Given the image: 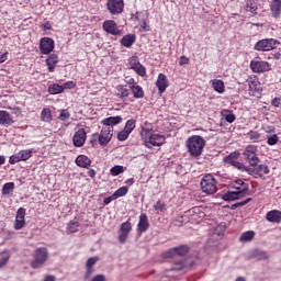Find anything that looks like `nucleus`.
Listing matches in <instances>:
<instances>
[{
  "mask_svg": "<svg viewBox=\"0 0 281 281\" xmlns=\"http://www.w3.org/2000/svg\"><path fill=\"white\" fill-rule=\"evenodd\" d=\"M245 172H248V175L255 176V179H258L257 167H245Z\"/></svg>",
  "mask_w": 281,
  "mask_h": 281,
  "instance_id": "obj_50",
  "label": "nucleus"
},
{
  "mask_svg": "<svg viewBox=\"0 0 281 281\" xmlns=\"http://www.w3.org/2000/svg\"><path fill=\"white\" fill-rule=\"evenodd\" d=\"M145 19L142 20L140 22V31L142 32H150V25H148V13L144 14Z\"/></svg>",
  "mask_w": 281,
  "mask_h": 281,
  "instance_id": "obj_40",
  "label": "nucleus"
},
{
  "mask_svg": "<svg viewBox=\"0 0 281 281\" xmlns=\"http://www.w3.org/2000/svg\"><path fill=\"white\" fill-rule=\"evenodd\" d=\"M112 177H117L124 172V166L116 165L110 169Z\"/></svg>",
  "mask_w": 281,
  "mask_h": 281,
  "instance_id": "obj_36",
  "label": "nucleus"
},
{
  "mask_svg": "<svg viewBox=\"0 0 281 281\" xmlns=\"http://www.w3.org/2000/svg\"><path fill=\"white\" fill-rule=\"evenodd\" d=\"M186 145L191 157H201L203 155V148H205V138L193 135L187 139Z\"/></svg>",
  "mask_w": 281,
  "mask_h": 281,
  "instance_id": "obj_2",
  "label": "nucleus"
},
{
  "mask_svg": "<svg viewBox=\"0 0 281 281\" xmlns=\"http://www.w3.org/2000/svg\"><path fill=\"white\" fill-rule=\"evenodd\" d=\"M75 161L79 168H89L91 166V159L85 155H79Z\"/></svg>",
  "mask_w": 281,
  "mask_h": 281,
  "instance_id": "obj_25",
  "label": "nucleus"
},
{
  "mask_svg": "<svg viewBox=\"0 0 281 281\" xmlns=\"http://www.w3.org/2000/svg\"><path fill=\"white\" fill-rule=\"evenodd\" d=\"M132 69H134V71H136V74H138V76H142V78H144V76H146V68L140 63L138 65L134 66Z\"/></svg>",
  "mask_w": 281,
  "mask_h": 281,
  "instance_id": "obj_43",
  "label": "nucleus"
},
{
  "mask_svg": "<svg viewBox=\"0 0 281 281\" xmlns=\"http://www.w3.org/2000/svg\"><path fill=\"white\" fill-rule=\"evenodd\" d=\"M115 199H116V198H113V194H112L111 196L105 198L104 201H103V203H104L105 205H109V203H111V201H115Z\"/></svg>",
  "mask_w": 281,
  "mask_h": 281,
  "instance_id": "obj_62",
  "label": "nucleus"
},
{
  "mask_svg": "<svg viewBox=\"0 0 281 281\" xmlns=\"http://www.w3.org/2000/svg\"><path fill=\"white\" fill-rule=\"evenodd\" d=\"M251 201V198H248L247 200H244L241 202H237L238 207H243L244 205H247Z\"/></svg>",
  "mask_w": 281,
  "mask_h": 281,
  "instance_id": "obj_61",
  "label": "nucleus"
},
{
  "mask_svg": "<svg viewBox=\"0 0 281 281\" xmlns=\"http://www.w3.org/2000/svg\"><path fill=\"white\" fill-rule=\"evenodd\" d=\"M63 91H65V88H63L60 85L54 83L48 87V93L52 95H58V93H63Z\"/></svg>",
  "mask_w": 281,
  "mask_h": 281,
  "instance_id": "obj_32",
  "label": "nucleus"
},
{
  "mask_svg": "<svg viewBox=\"0 0 281 281\" xmlns=\"http://www.w3.org/2000/svg\"><path fill=\"white\" fill-rule=\"evenodd\" d=\"M237 191H228L222 195L223 201H238V199H243L247 192H249V186H245L240 190V188H236Z\"/></svg>",
  "mask_w": 281,
  "mask_h": 281,
  "instance_id": "obj_7",
  "label": "nucleus"
},
{
  "mask_svg": "<svg viewBox=\"0 0 281 281\" xmlns=\"http://www.w3.org/2000/svg\"><path fill=\"white\" fill-rule=\"evenodd\" d=\"M244 157L252 168H256V166L260 164V158H258V155L256 154L255 146H247L246 150L244 151Z\"/></svg>",
  "mask_w": 281,
  "mask_h": 281,
  "instance_id": "obj_8",
  "label": "nucleus"
},
{
  "mask_svg": "<svg viewBox=\"0 0 281 281\" xmlns=\"http://www.w3.org/2000/svg\"><path fill=\"white\" fill-rule=\"evenodd\" d=\"M131 135L130 132H127L126 130H123L121 131L119 134H117V139L119 142H125V139H128V136Z\"/></svg>",
  "mask_w": 281,
  "mask_h": 281,
  "instance_id": "obj_47",
  "label": "nucleus"
},
{
  "mask_svg": "<svg viewBox=\"0 0 281 281\" xmlns=\"http://www.w3.org/2000/svg\"><path fill=\"white\" fill-rule=\"evenodd\" d=\"M10 261V251L3 250L0 252V269H3L5 265Z\"/></svg>",
  "mask_w": 281,
  "mask_h": 281,
  "instance_id": "obj_30",
  "label": "nucleus"
},
{
  "mask_svg": "<svg viewBox=\"0 0 281 281\" xmlns=\"http://www.w3.org/2000/svg\"><path fill=\"white\" fill-rule=\"evenodd\" d=\"M248 87H249V93H256L258 91V87H260V83L256 80H248Z\"/></svg>",
  "mask_w": 281,
  "mask_h": 281,
  "instance_id": "obj_42",
  "label": "nucleus"
},
{
  "mask_svg": "<svg viewBox=\"0 0 281 281\" xmlns=\"http://www.w3.org/2000/svg\"><path fill=\"white\" fill-rule=\"evenodd\" d=\"M257 177H262V175H269V167L267 165H257Z\"/></svg>",
  "mask_w": 281,
  "mask_h": 281,
  "instance_id": "obj_38",
  "label": "nucleus"
},
{
  "mask_svg": "<svg viewBox=\"0 0 281 281\" xmlns=\"http://www.w3.org/2000/svg\"><path fill=\"white\" fill-rule=\"evenodd\" d=\"M122 123V116H110L102 121L103 127L99 134V144L106 146L113 137V126Z\"/></svg>",
  "mask_w": 281,
  "mask_h": 281,
  "instance_id": "obj_1",
  "label": "nucleus"
},
{
  "mask_svg": "<svg viewBox=\"0 0 281 281\" xmlns=\"http://www.w3.org/2000/svg\"><path fill=\"white\" fill-rule=\"evenodd\" d=\"M280 45V42L278 40L273 38H265L261 41H258L255 44L256 52H271V49H276Z\"/></svg>",
  "mask_w": 281,
  "mask_h": 281,
  "instance_id": "obj_6",
  "label": "nucleus"
},
{
  "mask_svg": "<svg viewBox=\"0 0 281 281\" xmlns=\"http://www.w3.org/2000/svg\"><path fill=\"white\" fill-rule=\"evenodd\" d=\"M255 236L256 233H254V231H247L240 235L239 240L240 243H249L250 240H254Z\"/></svg>",
  "mask_w": 281,
  "mask_h": 281,
  "instance_id": "obj_31",
  "label": "nucleus"
},
{
  "mask_svg": "<svg viewBox=\"0 0 281 281\" xmlns=\"http://www.w3.org/2000/svg\"><path fill=\"white\" fill-rule=\"evenodd\" d=\"M47 258H49L47 248H37L34 252V260L32 261L33 269H41V267L47 262Z\"/></svg>",
  "mask_w": 281,
  "mask_h": 281,
  "instance_id": "obj_5",
  "label": "nucleus"
},
{
  "mask_svg": "<svg viewBox=\"0 0 281 281\" xmlns=\"http://www.w3.org/2000/svg\"><path fill=\"white\" fill-rule=\"evenodd\" d=\"M46 65L48 67V71L53 74V71L56 69V65H58V55L50 54L46 59Z\"/></svg>",
  "mask_w": 281,
  "mask_h": 281,
  "instance_id": "obj_22",
  "label": "nucleus"
},
{
  "mask_svg": "<svg viewBox=\"0 0 281 281\" xmlns=\"http://www.w3.org/2000/svg\"><path fill=\"white\" fill-rule=\"evenodd\" d=\"M93 276V268H87L86 274H85V280H89Z\"/></svg>",
  "mask_w": 281,
  "mask_h": 281,
  "instance_id": "obj_56",
  "label": "nucleus"
},
{
  "mask_svg": "<svg viewBox=\"0 0 281 281\" xmlns=\"http://www.w3.org/2000/svg\"><path fill=\"white\" fill-rule=\"evenodd\" d=\"M135 43V34H127L121 38V45L123 47H133Z\"/></svg>",
  "mask_w": 281,
  "mask_h": 281,
  "instance_id": "obj_28",
  "label": "nucleus"
},
{
  "mask_svg": "<svg viewBox=\"0 0 281 281\" xmlns=\"http://www.w3.org/2000/svg\"><path fill=\"white\" fill-rule=\"evenodd\" d=\"M221 115L225 122H228V124H234V122H236V115L232 110H222Z\"/></svg>",
  "mask_w": 281,
  "mask_h": 281,
  "instance_id": "obj_26",
  "label": "nucleus"
},
{
  "mask_svg": "<svg viewBox=\"0 0 281 281\" xmlns=\"http://www.w3.org/2000/svg\"><path fill=\"white\" fill-rule=\"evenodd\" d=\"M245 1H246V9L248 10V12L256 14V11L258 10V4H256V1L254 0H245Z\"/></svg>",
  "mask_w": 281,
  "mask_h": 281,
  "instance_id": "obj_35",
  "label": "nucleus"
},
{
  "mask_svg": "<svg viewBox=\"0 0 281 281\" xmlns=\"http://www.w3.org/2000/svg\"><path fill=\"white\" fill-rule=\"evenodd\" d=\"M43 281H56V277L52 276V274H48L44 278Z\"/></svg>",
  "mask_w": 281,
  "mask_h": 281,
  "instance_id": "obj_63",
  "label": "nucleus"
},
{
  "mask_svg": "<svg viewBox=\"0 0 281 281\" xmlns=\"http://www.w3.org/2000/svg\"><path fill=\"white\" fill-rule=\"evenodd\" d=\"M188 63H190V59L186 56H181L179 58V65H188Z\"/></svg>",
  "mask_w": 281,
  "mask_h": 281,
  "instance_id": "obj_58",
  "label": "nucleus"
},
{
  "mask_svg": "<svg viewBox=\"0 0 281 281\" xmlns=\"http://www.w3.org/2000/svg\"><path fill=\"white\" fill-rule=\"evenodd\" d=\"M0 124L2 126H10L11 124H14V120L7 111H0Z\"/></svg>",
  "mask_w": 281,
  "mask_h": 281,
  "instance_id": "obj_21",
  "label": "nucleus"
},
{
  "mask_svg": "<svg viewBox=\"0 0 281 281\" xmlns=\"http://www.w3.org/2000/svg\"><path fill=\"white\" fill-rule=\"evenodd\" d=\"M211 86L217 93H225V82L221 79L211 80Z\"/></svg>",
  "mask_w": 281,
  "mask_h": 281,
  "instance_id": "obj_24",
  "label": "nucleus"
},
{
  "mask_svg": "<svg viewBox=\"0 0 281 281\" xmlns=\"http://www.w3.org/2000/svg\"><path fill=\"white\" fill-rule=\"evenodd\" d=\"M54 40L52 37H44L40 42V52L41 54L47 55L54 52Z\"/></svg>",
  "mask_w": 281,
  "mask_h": 281,
  "instance_id": "obj_10",
  "label": "nucleus"
},
{
  "mask_svg": "<svg viewBox=\"0 0 281 281\" xmlns=\"http://www.w3.org/2000/svg\"><path fill=\"white\" fill-rule=\"evenodd\" d=\"M128 193V187H121L113 193V199H120V196H126Z\"/></svg>",
  "mask_w": 281,
  "mask_h": 281,
  "instance_id": "obj_37",
  "label": "nucleus"
},
{
  "mask_svg": "<svg viewBox=\"0 0 281 281\" xmlns=\"http://www.w3.org/2000/svg\"><path fill=\"white\" fill-rule=\"evenodd\" d=\"M142 137L145 139V146L153 148V146H162L166 142V136L159 134H153L150 130H143Z\"/></svg>",
  "mask_w": 281,
  "mask_h": 281,
  "instance_id": "obj_3",
  "label": "nucleus"
},
{
  "mask_svg": "<svg viewBox=\"0 0 281 281\" xmlns=\"http://www.w3.org/2000/svg\"><path fill=\"white\" fill-rule=\"evenodd\" d=\"M234 168H236L237 170H240V172H245V165H243L241 162H238L236 165H234Z\"/></svg>",
  "mask_w": 281,
  "mask_h": 281,
  "instance_id": "obj_59",
  "label": "nucleus"
},
{
  "mask_svg": "<svg viewBox=\"0 0 281 281\" xmlns=\"http://www.w3.org/2000/svg\"><path fill=\"white\" fill-rule=\"evenodd\" d=\"M72 142L74 146H77V148L85 146V142H87V132H85V128H79L75 133Z\"/></svg>",
  "mask_w": 281,
  "mask_h": 281,
  "instance_id": "obj_14",
  "label": "nucleus"
},
{
  "mask_svg": "<svg viewBox=\"0 0 281 281\" xmlns=\"http://www.w3.org/2000/svg\"><path fill=\"white\" fill-rule=\"evenodd\" d=\"M131 91L134 98H144V89L142 88V86H132Z\"/></svg>",
  "mask_w": 281,
  "mask_h": 281,
  "instance_id": "obj_33",
  "label": "nucleus"
},
{
  "mask_svg": "<svg viewBox=\"0 0 281 281\" xmlns=\"http://www.w3.org/2000/svg\"><path fill=\"white\" fill-rule=\"evenodd\" d=\"M250 68L254 74H265V71H271V65L267 61H256L250 63Z\"/></svg>",
  "mask_w": 281,
  "mask_h": 281,
  "instance_id": "obj_13",
  "label": "nucleus"
},
{
  "mask_svg": "<svg viewBox=\"0 0 281 281\" xmlns=\"http://www.w3.org/2000/svg\"><path fill=\"white\" fill-rule=\"evenodd\" d=\"M249 137H250V139H254V142H256V140L260 139V133H258V132H251V133L249 134Z\"/></svg>",
  "mask_w": 281,
  "mask_h": 281,
  "instance_id": "obj_55",
  "label": "nucleus"
},
{
  "mask_svg": "<svg viewBox=\"0 0 281 281\" xmlns=\"http://www.w3.org/2000/svg\"><path fill=\"white\" fill-rule=\"evenodd\" d=\"M238 157H240V154L237 151H234L232 154H229L228 156H226L224 158L225 164H229L231 166H236V164L238 162L237 159Z\"/></svg>",
  "mask_w": 281,
  "mask_h": 281,
  "instance_id": "obj_29",
  "label": "nucleus"
},
{
  "mask_svg": "<svg viewBox=\"0 0 281 281\" xmlns=\"http://www.w3.org/2000/svg\"><path fill=\"white\" fill-rule=\"evenodd\" d=\"M266 218L269 223H281V212L278 210L269 211Z\"/></svg>",
  "mask_w": 281,
  "mask_h": 281,
  "instance_id": "obj_23",
  "label": "nucleus"
},
{
  "mask_svg": "<svg viewBox=\"0 0 281 281\" xmlns=\"http://www.w3.org/2000/svg\"><path fill=\"white\" fill-rule=\"evenodd\" d=\"M79 227H80V223L76 221H71L67 226V231L69 232V234H75V232H78Z\"/></svg>",
  "mask_w": 281,
  "mask_h": 281,
  "instance_id": "obj_41",
  "label": "nucleus"
},
{
  "mask_svg": "<svg viewBox=\"0 0 281 281\" xmlns=\"http://www.w3.org/2000/svg\"><path fill=\"white\" fill-rule=\"evenodd\" d=\"M115 95H116V98H120V100H123V102H125L126 98H128V95H131V90L128 89L127 86L119 85V86H116Z\"/></svg>",
  "mask_w": 281,
  "mask_h": 281,
  "instance_id": "obj_19",
  "label": "nucleus"
},
{
  "mask_svg": "<svg viewBox=\"0 0 281 281\" xmlns=\"http://www.w3.org/2000/svg\"><path fill=\"white\" fill-rule=\"evenodd\" d=\"M124 130L132 134L133 131H135V120H128L125 124Z\"/></svg>",
  "mask_w": 281,
  "mask_h": 281,
  "instance_id": "obj_46",
  "label": "nucleus"
},
{
  "mask_svg": "<svg viewBox=\"0 0 281 281\" xmlns=\"http://www.w3.org/2000/svg\"><path fill=\"white\" fill-rule=\"evenodd\" d=\"M224 233H225V225L223 224L217 225L214 229V236H223Z\"/></svg>",
  "mask_w": 281,
  "mask_h": 281,
  "instance_id": "obj_48",
  "label": "nucleus"
},
{
  "mask_svg": "<svg viewBox=\"0 0 281 281\" xmlns=\"http://www.w3.org/2000/svg\"><path fill=\"white\" fill-rule=\"evenodd\" d=\"M278 140H279V138H278V135H277V134L270 135V136H268L267 144H268L269 146H276V144H278Z\"/></svg>",
  "mask_w": 281,
  "mask_h": 281,
  "instance_id": "obj_49",
  "label": "nucleus"
},
{
  "mask_svg": "<svg viewBox=\"0 0 281 281\" xmlns=\"http://www.w3.org/2000/svg\"><path fill=\"white\" fill-rule=\"evenodd\" d=\"M148 227H150V224L148 223V216L146 215V213H142L139 215L137 229L140 234H144V232H148Z\"/></svg>",
  "mask_w": 281,
  "mask_h": 281,
  "instance_id": "obj_18",
  "label": "nucleus"
},
{
  "mask_svg": "<svg viewBox=\"0 0 281 281\" xmlns=\"http://www.w3.org/2000/svg\"><path fill=\"white\" fill-rule=\"evenodd\" d=\"M32 157V149H24L9 158V164H19V161H27Z\"/></svg>",
  "mask_w": 281,
  "mask_h": 281,
  "instance_id": "obj_11",
  "label": "nucleus"
},
{
  "mask_svg": "<svg viewBox=\"0 0 281 281\" xmlns=\"http://www.w3.org/2000/svg\"><path fill=\"white\" fill-rule=\"evenodd\" d=\"M128 64L131 69H133L134 67H136V65L139 64V58H137V56H132L128 60Z\"/></svg>",
  "mask_w": 281,
  "mask_h": 281,
  "instance_id": "obj_51",
  "label": "nucleus"
},
{
  "mask_svg": "<svg viewBox=\"0 0 281 281\" xmlns=\"http://www.w3.org/2000/svg\"><path fill=\"white\" fill-rule=\"evenodd\" d=\"M99 258L98 257H91L87 260V268L88 269H93V265L98 262Z\"/></svg>",
  "mask_w": 281,
  "mask_h": 281,
  "instance_id": "obj_52",
  "label": "nucleus"
},
{
  "mask_svg": "<svg viewBox=\"0 0 281 281\" xmlns=\"http://www.w3.org/2000/svg\"><path fill=\"white\" fill-rule=\"evenodd\" d=\"M25 227V209L20 207L16 211L14 229H23Z\"/></svg>",
  "mask_w": 281,
  "mask_h": 281,
  "instance_id": "obj_16",
  "label": "nucleus"
},
{
  "mask_svg": "<svg viewBox=\"0 0 281 281\" xmlns=\"http://www.w3.org/2000/svg\"><path fill=\"white\" fill-rule=\"evenodd\" d=\"M186 267H188L186 261H178L170 268V271H181V269H186Z\"/></svg>",
  "mask_w": 281,
  "mask_h": 281,
  "instance_id": "obj_44",
  "label": "nucleus"
},
{
  "mask_svg": "<svg viewBox=\"0 0 281 281\" xmlns=\"http://www.w3.org/2000/svg\"><path fill=\"white\" fill-rule=\"evenodd\" d=\"M59 120H61V122L69 120V112H67V110H61L59 113Z\"/></svg>",
  "mask_w": 281,
  "mask_h": 281,
  "instance_id": "obj_53",
  "label": "nucleus"
},
{
  "mask_svg": "<svg viewBox=\"0 0 281 281\" xmlns=\"http://www.w3.org/2000/svg\"><path fill=\"white\" fill-rule=\"evenodd\" d=\"M156 86L158 87L159 93H166V89H168V79L166 78V75L159 74Z\"/></svg>",
  "mask_w": 281,
  "mask_h": 281,
  "instance_id": "obj_20",
  "label": "nucleus"
},
{
  "mask_svg": "<svg viewBox=\"0 0 281 281\" xmlns=\"http://www.w3.org/2000/svg\"><path fill=\"white\" fill-rule=\"evenodd\" d=\"M91 281H106V279L104 278L103 274H98V276L93 277V279Z\"/></svg>",
  "mask_w": 281,
  "mask_h": 281,
  "instance_id": "obj_60",
  "label": "nucleus"
},
{
  "mask_svg": "<svg viewBox=\"0 0 281 281\" xmlns=\"http://www.w3.org/2000/svg\"><path fill=\"white\" fill-rule=\"evenodd\" d=\"M74 87H76V83H74V81H67L66 83H64L63 89H74Z\"/></svg>",
  "mask_w": 281,
  "mask_h": 281,
  "instance_id": "obj_57",
  "label": "nucleus"
},
{
  "mask_svg": "<svg viewBox=\"0 0 281 281\" xmlns=\"http://www.w3.org/2000/svg\"><path fill=\"white\" fill-rule=\"evenodd\" d=\"M10 192H14V182H7L2 187V194H10Z\"/></svg>",
  "mask_w": 281,
  "mask_h": 281,
  "instance_id": "obj_39",
  "label": "nucleus"
},
{
  "mask_svg": "<svg viewBox=\"0 0 281 281\" xmlns=\"http://www.w3.org/2000/svg\"><path fill=\"white\" fill-rule=\"evenodd\" d=\"M200 186L202 192H204L205 194H214L216 190H218V188L216 187V179H214V176L210 173L205 175L202 178Z\"/></svg>",
  "mask_w": 281,
  "mask_h": 281,
  "instance_id": "obj_4",
  "label": "nucleus"
},
{
  "mask_svg": "<svg viewBox=\"0 0 281 281\" xmlns=\"http://www.w3.org/2000/svg\"><path fill=\"white\" fill-rule=\"evenodd\" d=\"M106 9L110 14L117 15L124 12V0H108Z\"/></svg>",
  "mask_w": 281,
  "mask_h": 281,
  "instance_id": "obj_9",
  "label": "nucleus"
},
{
  "mask_svg": "<svg viewBox=\"0 0 281 281\" xmlns=\"http://www.w3.org/2000/svg\"><path fill=\"white\" fill-rule=\"evenodd\" d=\"M271 12H272V16H274V19H279L280 13H281V0H272Z\"/></svg>",
  "mask_w": 281,
  "mask_h": 281,
  "instance_id": "obj_27",
  "label": "nucleus"
},
{
  "mask_svg": "<svg viewBox=\"0 0 281 281\" xmlns=\"http://www.w3.org/2000/svg\"><path fill=\"white\" fill-rule=\"evenodd\" d=\"M186 254H188V246H180L165 252L164 258H175V256H186Z\"/></svg>",
  "mask_w": 281,
  "mask_h": 281,
  "instance_id": "obj_17",
  "label": "nucleus"
},
{
  "mask_svg": "<svg viewBox=\"0 0 281 281\" xmlns=\"http://www.w3.org/2000/svg\"><path fill=\"white\" fill-rule=\"evenodd\" d=\"M41 120L42 122H52V110H49V108H45L43 109L42 113H41Z\"/></svg>",
  "mask_w": 281,
  "mask_h": 281,
  "instance_id": "obj_34",
  "label": "nucleus"
},
{
  "mask_svg": "<svg viewBox=\"0 0 281 281\" xmlns=\"http://www.w3.org/2000/svg\"><path fill=\"white\" fill-rule=\"evenodd\" d=\"M165 206H166V204H164V202L157 201L154 207H155V210H157L158 212H161Z\"/></svg>",
  "mask_w": 281,
  "mask_h": 281,
  "instance_id": "obj_54",
  "label": "nucleus"
},
{
  "mask_svg": "<svg viewBox=\"0 0 281 281\" xmlns=\"http://www.w3.org/2000/svg\"><path fill=\"white\" fill-rule=\"evenodd\" d=\"M133 229V225L131 224V222H124L122 225H121V228H120V236H119V243H126L127 238H128V234H131V231Z\"/></svg>",
  "mask_w": 281,
  "mask_h": 281,
  "instance_id": "obj_15",
  "label": "nucleus"
},
{
  "mask_svg": "<svg viewBox=\"0 0 281 281\" xmlns=\"http://www.w3.org/2000/svg\"><path fill=\"white\" fill-rule=\"evenodd\" d=\"M255 258L259 260H269V255L261 250H255Z\"/></svg>",
  "mask_w": 281,
  "mask_h": 281,
  "instance_id": "obj_45",
  "label": "nucleus"
},
{
  "mask_svg": "<svg viewBox=\"0 0 281 281\" xmlns=\"http://www.w3.org/2000/svg\"><path fill=\"white\" fill-rule=\"evenodd\" d=\"M103 30L108 34H112L113 36H122V31L117 29V23L113 20H106L103 22Z\"/></svg>",
  "mask_w": 281,
  "mask_h": 281,
  "instance_id": "obj_12",
  "label": "nucleus"
},
{
  "mask_svg": "<svg viewBox=\"0 0 281 281\" xmlns=\"http://www.w3.org/2000/svg\"><path fill=\"white\" fill-rule=\"evenodd\" d=\"M272 106H280V99H278V98L273 99Z\"/></svg>",
  "mask_w": 281,
  "mask_h": 281,
  "instance_id": "obj_64",
  "label": "nucleus"
}]
</instances>
